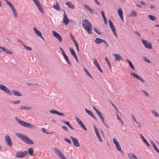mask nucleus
I'll return each mask as SVG.
<instances>
[{"instance_id":"f257e3e1","label":"nucleus","mask_w":159,"mask_h":159,"mask_svg":"<svg viewBox=\"0 0 159 159\" xmlns=\"http://www.w3.org/2000/svg\"><path fill=\"white\" fill-rule=\"evenodd\" d=\"M17 136L22 139L24 142L27 144H33L34 143L33 141L30 139L27 136L21 133H17L16 134Z\"/></svg>"},{"instance_id":"f03ea898","label":"nucleus","mask_w":159,"mask_h":159,"mask_svg":"<svg viewBox=\"0 0 159 159\" xmlns=\"http://www.w3.org/2000/svg\"><path fill=\"white\" fill-rule=\"evenodd\" d=\"M83 26L84 29L87 31L89 34L92 33V25L87 20H83Z\"/></svg>"},{"instance_id":"7ed1b4c3","label":"nucleus","mask_w":159,"mask_h":159,"mask_svg":"<svg viewBox=\"0 0 159 159\" xmlns=\"http://www.w3.org/2000/svg\"><path fill=\"white\" fill-rule=\"evenodd\" d=\"M15 119L18 123L22 126L33 129L35 128V126L33 125L22 120L18 118L17 117H15Z\"/></svg>"},{"instance_id":"20e7f679","label":"nucleus","mask_w":159,"mask_h":159,"mask_svg":"<svg viewBox=\"0 0 159 159\" xmlns=\"http://www.w3.org/2000/svg\"><path fill=\"white\" fill-rule=\"evenodd\" d=\"M5 1L7 3V5L12 10L14 16L16 17H17V13L13 4L7 0H5Z\"/></svg>"},{"instance_id":"39448f33","label":"nucleus","mask_w":159,"mask_h":159,"mask_svg":"<svg viewBox=\"0 0 159 159\" xmlns=\"http://www.w3.org/2000/svg\"><path fill=\"white\" fill-rule=\"evenodd\" d=\"M53 150L55 153L61 159H66V157L64 156L62 153L57 148H54Z\"/></svg>"},{"instance_id":"423d86ee","label":"nucleus","mask_w":159,"mask_h":159,"mask_svg":"<svg viewBox=\"0 0 159 159\" xmlns=\"http://www.w3.org/2000/svg\"><path fill=\"white\" fill-rule=\"evenodd\" d=\"M0 89L7 94L10 95L11 94V92L4 85L0 84Z\"/></svg>"},{"instance_id":"0eeeda50","label":"nucleus","mask_w":159,"mask_h":159,"mask_svg":"<svg viewBox=\"0 0 159 159\" xmlns=\"http://www.w3.org/2000/svg\"><path fill=\"white\" fill-rule=\"evenodd\" d=\"M28 154V152L26 151L23 152H18L16 155V157L17 158H21L25 157Z\"/></svg>"},{"instance_id":"6e6552de","label":"nucleus","mask_w":159,"mask_h":159,"mask_svg":"<svg viewBox=\"0 0 159 159\" xmlns=\"http://www.w3.org/2000/svg\"><path fill=\"white\" fill-rule=\"evenodd\" d=\"M53 36L57 38V40L60 42H61L62 41V38L61 36L54 30L52 31Z\"/></svg>"},{"instance_id":"1a4fd4ad","label":"nucleus","mask_w":159,"mask_h":159,"mask_svg":"<svg viewBox=\"0 0 159 159\" xmlns=\"http://www.w3.org/2000/svg\"><path fill=\"white\" fill-rule=\"evenodd\" d=\"M35 4L37 7L39 11L42 13H43L44 12L42 7L41 6L39 1L38 0H33Z\"/></svg>"},{"instance_id":"9d476101","label":"nucleus","mask_w":159,"mask_h":159,"mask_svg":"<svg viewBox=\"0 0 159 159\" xmlns=\"http://www.w3.org/2000/svg\"><path fill=\"white\" fill-rule=\"evenodd\" d=\"M35 4L37 7L39 11L42 13H43L44 12L42 7L41 6L39 1L38 0H33Z\"/></svg>"},{"instance_id":"9b49d317","label":"nucleus","mask_w":159,"mask_h":159,"mask_svg":"<svg viewBox=\"0 0 159 159\" xmlns=\"http://www.w3.org/2000/svg\"><path fill=\"white\" fill-rule=\"evenodd\" d=\"M142 41L145 48L149 49L152 48V45L150 42L147 40H145L143 39H142Z\"/></svg>"},{"instance_id":"f8f14e48","label":"nucleus","mask_w":159,"mask_h":159,"mask_svg":"<svg viewBox=\"0 0 159 159\" xmlns=\"http://www.w3.org/2000/svg\"><path fill=\"white\" fill-rule=\"evenodd\" d=\"M95 42L96 43L98 44L103 43L106 45L107 47H108L109 46L108 44L106 41L100 38H96L95 40Z\"/></svg>"},{"instance_id":"ddd939ff","label":"nucleus","mask_w":159,"mask_h":159,"mask_svg":"<svg viewBox=\"0 0 159 159\" xmlns=\"http://www.w3.org/2000/svg\"><path fill=\"white\" fill-rule=\"evenodd\" d=\"M5 139L7 144L10 147L12 146V143L10 137L7 135L5 136Z\"/></svg>"},{"instance_id":"4468645a","label":"nucleus","mask_w":159,"mask_h":159,"mask_svg":"<svg viewBox=\"0 0 159 159\" xmlns=\"http://www.w3.org/2000/svg\"><path fill=\"white\" fill-rule=\"evenodd\" d=\"M130 74L134 78L136 79L139 80L142 83H143L145 82V80L143 79L140 76L134 73H131Z\"/></svg>"},{"instance_id":"2eb2a0df","label":"nucleus","mask_w":159,"mask_h":159,"mask_svg":"<svg viewBox=\"0 0 159 159\" xmlns=\"http://www.w3.org/2000/svg\"><path fill=\"white\" fill-rule=\"evenodd\" d=\"M93 108L94 109V110L96 112V113L99 116L100 118L101 119L102 122L103 123L106 124L104 122V119L103 117L102 114H101V112L99 111H98V109L95 107H93Z\"/></svg>"},{"instance_id":"dca6fc26","label":"nucleus","mask_w":159,"mask_h":159,"mask_svg":"<svg viewBox=\"0 0 159 159\" xmlns=\"http://www.w3.org/2000/svg\"><path fill=\"white\" fill-rule=\"evenodd\" d=\"M33 30L35 34L38 37H40L41 39H42L43 41L44 39L43 37L42 36L41 33L35 27L33 28Z\"/></svg>"},{"instance_id":"f3484780","label":"nucleus","mask_w":159,"mask_h":159,"mask_svg":"<svg viewBox=\"0 0 159 159\" xmlns=\"http://www.w3.org/2000/svg\"><path fill=\"white\" fill-rule=\"evenodd\" d=\"M70 138L74 145L75 146L79 147L80 145L77 139L76 138L71 136Z\"/></svg>"},{"instance_id":"a211bd4d","label":"nucleus","mask_w":159,"mask_h":159,"mask_svg":"<svg viewBox=\"0 0 159 159\" xmlns=\"http://www.w3.org/2000/svg\"><path fill=\"white\" fill-rule=\"evenodd\" d=\"M63 21L65 25H68L69 22V19L66 16V15L65 11H64Z\"/></svg>"},{"instance_id":"6ab92c4d","label":"nucleus","mask_w":159,"mask_h":159,"mask_svg":"<svg viewBox=\"0 0 159 159\" xmlns=\"http://www.w3.org/2000/svg\"><path fill=\"white\" fill-rule=\"evenodd\" d=\"M76 120L78 124L81 127L84 129L85 131L87 130V128L85 126L84 124L83 123L81 120L79 119L78 118H76Z\"/></svg>"},{"instance_id":"aec40b11","label":"nucleus","mask_w":159,"mask_h":159,"mask_svg":"<svg viewBox=\"0 0 159 159\" xmlns=\"http://www.w3.org/2000/svg\"><path fill=\"white\" fill-rule=\"evenodd\" d=\"M94 129H95V133H96V136H97L98 138V139L99 141L100 142H102V139L101 138V137L99 135V131L98 130V129L97 128H96V127L94 125Z\"/></svg>"},{"instance_id":"412c9836","label":"nucleus","mask_w":159,"mask_h":159,"mask_svg":"<svg viewBox=\"0 0 159 159\" xmlns=\"http://www.w3.org/2000/svg\"><path fill=\"white\" fill-rule=\"evenodd\" d=\"M93 63L97 67L98 69L99 70V71L101 73L102 72V71L101 68V67L99 66V65L98 62L97 60L95 59H94L93 60Z\"/></svg>"},{"instance_id":"4be33fe9","label":"nucleus","mask_w":159,"mask_h":159,"mask_svg":"<svg viewBox=\"0 0 159 159\" xmlns=\"http://www.w3.org/2000/svg\"><path fill=\"white\" fill-rule=\"evenodd\" d=\"M0 48L1 49L3 52H5L7 53L10 54H12V52L10 50L5 47L0 46Z\"/></svg>"},{"instance_id":"5701e85b","label":"nucleus","mask_w":159,"mask_h":159,"mask_svg":"<svg viewBox=\"0 0 159 159\" xmlns=\"http://www.w3.org/2000/svg\"><path fill=\"white\" fill-rule=\"evenodd\" d=\"M50 112L52 113L56 114L58 115L61 116H64V114L63 113L59 112L58 111L54 110H50Z\"/></svg>"},{"instance_id":"b1692460","label":"nucleus","mask_w":159,"mask_h":159,"mask_svg":"<svg viewBox=\"0 0 159 159\" xmlns=\"http://www.w3.org/2000/svg\"><path fill=\"white\" fill-rule=\"evenodd\" d=\"M118 13L122 21H123V12L120 8H118Z\"/></svg>"},{"instance_id":"393cba45","label":"nucleus","mask_w":159,"mask_h":159,"mask_svg":"<svg viewBox=\"0 0 159 159\" xmlns=\"http://www.w3.org/2000/svg\"><path fill=\"white\" fill-rule=\"evenodd\" d=\"M113 55L115 57V60L119 61L123 59L122 58L119 54H114Z\"/></svg>"},{"instance_id":"a878e982","label":"nucleus","mask_w":159,"mask_h":159,"mask_svg":"<svg viewBox=\"0 0 159 159\" xmlns=\"http://www.w3.org/2000/svg\"><path fill=\"white\" fill-rule=\"evenodd\" d=\"M85 111L89 115L92 116L93 118L96 120L97 119L96 117L93 115V113L91 111L88 110L86 109H85Z\"/></svg>"},{"instance_id":"bb28decb","label":"nucleus","mask_w":159,"mask_h":159,"mask_svg":"<svg viewBox=\"0 0 159 159\" xmlns=\"http://www.w3.org/2000/svg\"><path fill=\"white\" fill-rule=\"evenodd\" d=\"M12 92L14 96H21L22 94L19 92L15 90H12Z\"/></svg>"},{"instance_id":"cd10ccee","label":"nucleus","mask_w":159,"mask_h":159,"mask_svg":"<svg viewBox=\"0 0 159 159\" xmlns=\"http://www.w3.org/2000/svg\"><path fill=\"white\" fill-rule=\"evenodd\" d=\"M128 157L129 159H137L135 155L133 153H129L128 154Z\"/></svg>"},{"instance_id":"c85d7f7f","label":"nucleus","mask_w":159,"mask_h":159,"mask_svg":"<svg viewBox=\"0 0 159 159\" xmlns=\"http://www.w3.org/2000/svg\"><path fill=\"white\" fill-rule=\"evenodd\" d=\"M66 4L69 8L72 9H74V5L72 4L70 2H66Z\"/></svg>"},{"instance_id":"c756f323","label":"nucleus","mask_w":159,"mask_h":159,"mask_svg":"<svg viewBox=\"0 0 159 159\" xmlns=\"http://www.w3.org/2000/svg\"><path fill=\"white\" fill-rule=\"evenodd\" d=\"M20 42L22 46L24 47V48L27 51H31L32 48L30 47L27 46L26 45L24 44L21 41H20Z\"/></svg>"},{"instance_id":"7c9ffc66","label":"nucleus","mask_w":159,"mask_h":159,"mask_svg":"<svg viewBox=\"0 0 159 159\" xmlns=\"http://www.w3.org/2000/svg\"><path fill=\"white\" fill-rule=\"evenodd\" d=\"M148 18L152 21H155L156 20L157 18L156 17L152 15H149L148 16Z\"/></svg>"},{"instance_id":"2f4dec72","label":"nucleus","mask_w":159,"mask_h":159,"mask_svg":"<svg viewBox=\"0 0 159 159\" xmlns=\"http://www.w3.org/2000/svg\"><path fill=\"white\" fill-rule=\"evenodd\" d=\"M84 7L86 9H87L88 10H89L91 13H93V11H94V10L92 9L91 8H90L89 6L86 5H84Z\"/></svg>"},{"instance_id":"473e14b6","label":"nucleus","mask_w":159,"mask_h":159,"mask_svg":"<svg viewBox=\"0 0 159 159\" xmlns=\"http://www.w3.org/2000/svg\"><path fill=\"white\" fill-rule=\"evenodd\" d=\"M31 108H32V107H26V106H20V107L19 110H21L23 109V110H29Z\"/></svg>"},{"instance_id":"72a5a7b5","label":"nucleus","mask_w":159,"mask_h":159,"mask_svg":"<svg viewBox=\"0 0 159 159\" xmlns=\"http://www.w3.org/2000/svg\"><path fill=\"white\" fill-rule=\"evenodd\" d=\"M110 28L112 31L113 33L114 34V35L116 37H117V35L116 34V29H115V28L114 26L112 27H110Z\"/></svg>"},{"instance_id":"f704fd0d","label":"nucleus","mask_w":159,"mask_h":159,"mask_svg":"<svg viewBox=\"0 0 159 159\" xmlns=\"http://www.w3.org/2000/svg\"><path fill=\"white\" fill-rule=\"evenodd\" d=\"M62 122L64 123L66 125H67L68 127L71 129L74 130V128L71 126L69 122L68 121H63Z\"/></svg>"},{"instance_id":"c9c22d12","label":"nucleus","mask_w":159,"mask_h":159,"mask_svg":"<svg viewBox=\"0 0 159 159\" xmlns=\"http://www.w3.org/2000/svg\"><path fill=\"white\" fill-rule=\"evenodd\" d=\"M137 16V12L134 11H132L129 15L130 17L136 16Z\"/></svg>"},{"instance_id":"e433bc0d","label":"nucleus","mask_w":159,"mask_h":159,"mask_svg":"<svg viewBox=\"0 0 159 159\" xmlns=\"http://www.w3.org/2000/svg\"><path fill=\"white\" fill-rule=\"evenodd\" d=\"M53 7L55 9L57 10H60L59 5L58 3L57 2L56 5H53Z\"/></svg>"},{"instance_id":"4c0bfd02","label":"nucleus","mask_w":159,"mask_h":159,"mask_svg":"<svg viewBox=\"0 0 159 159\" xmlns=\"http://www.w3.org/2000/svg\"><path fill=\"white\" fill-rule=\"evenodd\" d=\"M126 61L129 63V66L133 70H135L134 67L133 65L131 63V62L128 59H127Z\"/></svg>"},{"instance_id":"58836bf2","label":"nucleus","mask_w":159,"mask_h":159,"mask_svg":"<svg viewBox=\"0 0 159 159\" xmlns=\"http://www.w3.org/2000/svg\"><path fill=\"white\" fill-rule=\"evenodd\" d=\"M29 154L30 156H32L34 152V150L32 148H30L28 149Z\"/></svg>"},{"instance_id":"ea45409f","label":"nucleus","mask_w":159,"mask_h":159,"mask_svg":"<svg viewBox=\"0 0 159 159\" xmlns=\"http://www.w3.org/2000/svg\"><path fill=\"white\" fill-rule=\"evenodd\" d=\"M65 60L66 61V63L69 64V65H71V63L70 62V60L68 59V57L66 55L64 56Z\"/></svg>"},{"instance_id":"a19ab883","label":"nucleus","mask_w":159,"mask_h":159,"mask_svg":"<svg viewBox=\"0 0 159 159\" xmlns=\"http://www.w3.org/2000/svg\"><path fill=\"white\" fill-rule=\"evenodd\" d=\"M70 52L71 53V55L74 57L76 55V54L74 51L73 49L72 48H70Z\"/></svg>"},{"instance_id":"79ce46f5","label":"nucleus","mask_w":159,"mask_h":159,"mask_svg":"<svg viewBox=\"0 0 159 159\" xmlns=\"http://www.w3.org/2000/svg\"><path fill=\"white\" fill-rule=\"evenodd\" d=\"M73 43L76 47L77 51H79V45L77 42L76 40H75L73 41Z\"/></svg>"},{"instance_id":"37998d69","label":"nucleus","mask_w":159,"mask_h":159,"mask_svg":"<svg viewBox=\"0 0 159 159\" xmlns=\"http://www.w3.org/2000/svg\"><path fill=\"white\" fill-rule=\"evenodd\" d=\"M152 112L155 117H158L159 116L158 114L154 110H152Z\"/></svg>"},{"instance_id":"c03bdc74","label":"nucleus","mask_w":159,"mask_h":159,"mask_svg":"<svg viewBox=\"0 0 159 159\" xmlns=\"http://www.w3.org/2000/svg\"><path fill=\"white\" fill-rule=\"evenodd\" d=\"M11 102L16 104L20 103V100H16Z\"/></svg>"},{"instance_id":"a18cd8bd","label":"nucleus","mask_w":159,"mask_h":159,"mask_svg":"<svg viewBox=\"0 0 159 159\" xmlns=\"http://www.w3.org/2000/svg\"><path fill=\"white\" fill-rule=\"evenodd\" d=\"M94 31L96 33H97L98 34H101V32H100L97 28H95L94 29Z\"/></svg>"},{"instance_id":"49530a36","label":"nucleus","mask_w":159,"mask_h":159,"mask_svg":"<svg viewBox=\"0 0 159 159\" xmlns=\"http://www.w3.org/2000/svg\"><path fill=\"white\" fill-rule=\"evenodd\" d=\"M105 59L106 61L107 62V63L108 65L109 66V67L110 68V67H111V63H110L109 60H108V58H107V57H106Z\"/></svg>"},{"instance_id":"de8ad7c7","label":"nucleus","mask_w":159,"mask_h":159,"mask_svg":"<svg viewBox=\"0 0 159 159\" xmlns=\"http://www.w3.org/2000/svg\"><path fill=\"white\" fill-rule=\"evenodd\" d=\"M142 91L146 96L148 97H149V95L148 94L147 92H146L145 91L142 90Z\"/></svg>"},{"instance_id":"09e8293b","label":"nucleus","mask_w":159,"mask_h":159,"mask_svg":"<svg viewBox=\"0 0 159 159\" xmlns=\"http://www.w3.org/2000/svg\"><path fill=\"white\" fill-rule=\"evenodd\" d=\"M113 143L115 144L116 146L119 144L118 142L114 138H113Z\"/></svg>"},{"instance_id":"8fccbe9b","label":"nucleus","mask_w":159,"mask_h":159,"mask_svg":"<svg viewBox=\"0 0 159 159\" xmlns=\"http://www.w3.org/2000/svg\"><path fill=\"white\" fill-rule=\"evenodd\" d=\"M116 147L118 150L119 151H121V148L120 147L119 144H118V145H116Z\"/></svg>"},{"instance_id":"3c124183","label":"nucleus","mask_w":159,"mask_h":159,"mask_svg":"<svg viewBox=\"0 0 159 159\" xmlns=\"http://www.w3.org/2000/svg\"><path fill=\"white\" fill-rule=\"evenodd\" d=\"M108 22H109V25L110 27H112V26H114V25L113 24L111 20H108Z\"/></svg>"},{"instance_id":"603ef678","label":"nucleus","mask_w":159,"mask_h":159,"mask_svg":"<svg viewBox=\"0 0 159 159\" xmlns=\"http://www.w3.org/2000/svg\"><path fill=\"white\" fill-rule=\"evenodd\" d=\"M143 141V142L148 147L150 146V145L148 143V142L147 141V140L146 139H144Z\"/></svg>"},{"instance_id":"864d4df0","label":"nucleus","mask_w":159,"mask_h":159,"mask_svg":"<svg viewBox=\"0 0 159 159\" xmlns=\"http://www.w3.org/2000/svg\"><path fill=\"white\" fill-rule=\"evenodd\" d=\"M64 140L66 141V142H67V143H69V144H70L71 143V142L70 141V140L67 138H66L64 139Z\"/></svg>"},{"instance_id":"5fc2aeb1","label":"nucleus","mask_w":159,"mask_h":159,"mask_svg":"<svg viewBox=\"0 0 159 159\" xmlns=\"http://www.w3.org/2000/svg\"><path fill=\"white\" fill-rule=\"evenodd\" d=\"M70 37L73 40V41H74L75 40V37L73 36V35L71 34L70 33Z\"/></svg>"},{"instance_id":"6e6d98bb","label":"nucleus","mask_w":159,"mask_h":159,"mask_svg":"<svg viewBox=\"0 0 159 159\" xmlns=\"http://www.w3.org/2000/svg\"><path fill=\"white\" fill-rule=\"evenodd\" d=\"M131 118L132 119V120L133 122L134 121L135 122L137 120H136V119L135 118V117L134 116H132Z\"/></svg>"},{"instance_id":"4d7b16f0","label":"nucleus","mask_w":159,"mask_h":159,"mask_svg":"<svg viewBox=\"0 0 159 159\" xmlns=\"http://www.w3.org/2000/svg\"><path fill=\"white\" fill-rule=\"evenodd\" d=\"M111 104L112 106L114 107L115 108V110L116 111H118V109L116 107V106L113 103H111Z\"/></svg>"},{"instance_id":"13d9d810","label":"nucleus","mask_w":159,"mask_h":159,"mask_svg":"<svg viewBox=\"0 0 159 159\" xmlns=\"http://www.w3.org/2000/svg\"><path fill=\"white\" fill-rule=\"evenodd\" d=\"M153 148L157 152L159 153V150L158 148H157V147L156 146V145H155L154 147H153Z\"/></svg>"},{"instance_id":"bf43d9fd","label":"nucleus","mask_w":159,"mask_h":159,"mask_svg":"<svg viewBox=\"0 0 159 159\" xmlns=\"http://www.w3.org/2000/svg\"><path fill=\"white\" fill-rule=\"evenodd\" d=\"M101 13L102 16V17L103 18H105V16L104 13V11H101Z\"/></svg>"},{"instance_id":"052dcab7","label":"nucleus","mask_w":159,"mask_h":159,"mask_svg":"<svg viewBox=\"0 0 159 159\" xmlns=\"http://www.w3.org/2000/svg\"><path fill=\"white\" fill-rule=\"evenodd\" d=\"M144 60L146 62H147L149 63H150V61L146 57L144 58Z\"/></svg>"},{"instance_id":"680f3d73","label":"nucleus","mask_w":159,"mask_h":159,"mask_svg":"<svg viewBox=\"0 0 159 159\" xmlns=\"http://www.w3.org/2000/svg\"><path fill=\"white\" fill-rule=\"evenodd\" d=\"M116 115L117 116V118L118 119L120 120V121L121 122L122 124L123 123V121L121 120L120 118L119 117L118 114H116Z\"/></svg>"},{"instance_id":"e2e57ef3","label":"nucleus","mask_w":159,"mask_h":159,"mask_svg":"<svg viewBox=\"0 0 159 159\" xmlns=\"http://www.w3.org/2000/svg\"><path fill=\"white\" fill-rule=\"evenodd\" d=\"M62 128L64 130H65L66 131H67L68 130V128L66 126H62Z\"/></svg>"},{"instance_id":"0e129e2a","label":"nucleus","mask_w":159,"mask_h":159,"mask_svg":"<svg viewBox=\"0 0 159 159\" xmlns=\"http://www.w3.org/2000/svg\"><path fill=\"white\" fill-rule=\"evenodd\" d=\"M86 73L87 75H88L89 77H90L92 79V77L91 76V75H90V73H89V72L88 71Z\"/></svg>"},{"instance_id":"69168bd1","label":"nucleus","mask_w":159,"mask_h":159,"mask_svg":"<svg viewBox=\"0 0 159 159\" xmlns=\"http://www.w3.org/2000/svg\"><path fill=\"white\" fill-rule=\"evenodd\" d=\"M104 23L105 25H107V21L106 17L103 18Z\"/></svg>"},{"instance_id":"338daca9","label":"nucleus","mask_w":159,"mask_h":159,"mask_svg":"<svg viewBox=\"0 0 159 159\" xmlns=\"http://www.w3.org/2000/svg\"><path fill=\"white\" fill-rule=\"evenodd\" d=\"M95 2L98 5H100V4L98 0H94Z\"/></svg>"},{"instance_id":"774afa93","label":"nucleus","mask_w":159,"mask_h":159,"mask_svg":"<svg viewBox=\"0 0 159 159\" xmlns=\"http://www.w3.org/2000/svg\"><path fill=\"white\" fill-rule=\"evenodd\" d=\"M135 34H136L137 35H138V36H139V37H140V36H141V35H140V33H139V32H135Z\"/></svg>"}]
</instances>
